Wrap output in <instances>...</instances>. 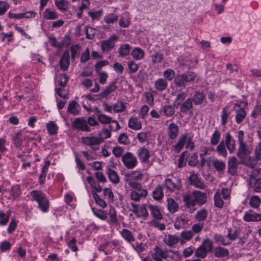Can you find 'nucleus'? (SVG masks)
Masks as SVG:
<instances>
[{"label": "nucleus", "mask_w": 261, "mask_h": 261, "mask_svg": "<svg viewBox=\"0 0 261 261\" xmlns=\"http://www.w3.org/2000/svg\"><path fill=\"white\" fill-rule=\"evenodd\" d=\"M68 80V77L66 74H60L57 77V83L61 88H64Z\"/></svg>", "instance_id": "bf43d9fd"}, {"label": "nucleus", "mask_w": 261, "mask_h": 261, "mask_svg": "<svg viewBox=\"0 0 261 261\" xmlns=\"http://www.w3.org/2000/svg\"><path fill=\"white\" fill-rule=\"evenodd\" d=\"M132 56L136 60H141L144 56V52L141 48L136 47L133 50Z\"/></svg>", "instance_id": "09e8293b"}, {"label": "nucleus", "mask_w": 261, "mask_h": 261, "mask_svg": "<svg viewBox=\"0 0 261 261\" xmlns=\"http://www.w3.org/2000/svg\"><path fill=\"white\" fill-rule=\"evenodd\" d=\"M122 162L124 166L128 169H134L138 164L136 157L131 152H127L122 156Z\"/></svg>", "instance_id": "423d86ee"}, {"label": "nucleus", "mask_w": 261, "mask_h": 261, "mask_svg": "<svg viewBox=\"0 0 261 261\" xmlns=\"http://www.w3.org/2000/svg\"><path fill=\"white\" fill-rule=\"evenodd\" d=\"M137 155L139 159L142 163H147L150 156L149 151L145 147H142L138 149Z\"/></svg>", "instance_id": "4468645a"}, {"label": "nucleus", "mask_w": 261, "mask_h": 261, "mask_svg": "<svg viewBox=\"0 0 261 261\" xmlns=\"http://www.w3.org/2000/svg\"><path fill=\"white\" fill-rule=\"evenodd\" d=\"M58 128V127L53 121H51L47 124V129L50 135H54L56 134L57 133Z\"/></svg>", "instance_id": "774afa93"}, {"label": "nucleus", "mask_w": 261, "mask_h": 261, "mask_svg": "<svg viewBox=\"0 0 261 261\" xmlns=\"http://www.w3.org/2000/svg\"><path fill=\"white\" fill-rule=\"evenodd\" d=\"M120 233L122 237L127 242L130 243L135 241V238L130 230L123 229Z\"/></svg>", "instance_id": "e433bc0d"}, {"label": "nucleus", "mask_w": 261, "mask_h": 261, "mask_svg": "<svg viewBox=\"0 0 261 261\" xmlns=\"http://www.w3.org/2000/svg\"><path fill=\"white\" fill-rule=\"evenodd\" d=\"M207 252L201 246L199 247L195 251V256L197 257L203 259L207 254Z\"/></svg>", "instance_id": "e2e57ef3"}, {"label": "nucleus", "mask_w": 261, "mask_h": 261, "mask_svg": "<svg viewBox=\"0 0 261 261\" xmlns=\"http://www.w3.org/2000/svg\"><path fill=\"white\" fill-rule=\"evenodd\" d=\"M163 196V189L161 186H159L152 192V197L155 200H159L162 199Z\"/></svg>", "instance_id": "8fccbe9b"}, {"label": "nucleus", "mask_w": 261, "mask_h": 261, "mask_svg": "<svg viewBox=\"0 0 261 261\" xmlns=\"http://www.w3.org/2000/svg\"><path fill=\"white\" fill-rule=\"evenodd\" d=\"M92 211L94 215L102 220H106L107 218V214L104 211L97 210L95 208H92Z\"/></svg>", "instance_id": "680f3d73"}, {"label": "nucleus", "mask_w": 261, "mask_h": 261, "mask_svg": "<svg viewBox=\"0 0 261 261\" xmlns=\"http://www.w3.org/2000/svg\"><path fill=\"white\" fill-rule=\"evenodd\" d=\"M128 127L134 130L140 129L142 127L141 122L137 118L133 117L128 121Z\"/></svg>", "instance_id": "473e14b6"}, {"label": "nucleus", "mask_w": 261, "mask_h": 261, "mask_svg": "<svg viewBox=\"0 0 261 261\" xmlns=\"http://www.w3.org/2000/svg\"><path fill=\"white\" fill-rule=\"evenodd\" d=\"M70 55L68 51H65L60 60L59 65L61 69L63 71L67 70L69 65Z\"/></svg>", "instance_id": "dca6fc26"}, {"label": "nucleus", "mask_w": 261, "mask_h": 261, "mask_svg": "<svg viewBox=\"0 0 261 261\" xmlns=\"http://www.w3.org/2000/svg\"><path fill=\"white\" fill-rule=\"evenodd\" d=\"M226 146L225 145L224 141L222 140L217 145L216 151L218 154L225 158H226L227 155V151L226 149Z\"/></svg>", "instance_id": "f704fd0d"}, {"label": "nucleus", "mask_w": 261, "mask_h": 261, "mask_svg": "<svg viewBox=\"0 0 261 261\" xmlns=\"http://www.w3.org/2000/svg\"><path fill=\"white\" fill-rule=\"evenodd\" d=\"M183 200L187 207L190 208L195 206L196 204L194 191L191 193H188L183 196Z\"/></svg>", "instance_id": "2eb2a0df"}, {"label": "nucleus", "mask_w": 261, "mask_h": 261, "mask_svg": "<svg viewBox=\"0 0 261 261\" xmlns=\"http://www.w3.org/2000/svg\"><path fill=\"white\" fill-rule=\"evenodd\" d=\"M239 147L237 155L240 160L246 159L252 152L251 148L244 141V134L243 130L238 132Z\"/></svg>", "instance_id": "f257e3e1"}, {"label": "nucleus", "mask_w": 261, "mask_h": 261, "mask_svg": "<svg viewBox=\"0 0 261 261\" xmlns=\"http://www.w3.org/2000/svg\"><path fill=\"white\" fill-rule=\"evenodd\" d=\"M81 139L82 143L84 145L89 146L93 151L99 149V144L101 142L98 137L91 136L82 137Z\"/></svg>", "instance_id": "39448f33"}, {"label": "nucleus", "mask_w": 261, "mask_h": 261, "mask_svg": "<svg viewBox=\"0 0 261 261\" xmlns=\"http://www.w3.org/2000/svg\"><path fill=\"white\" fill-rule=\"evenodd\" d=\"M175 108L170 105H166L162 107L161 114L170 117L173 116L175 114Z\"/></svg>", "instance_id": "393cba45"}, {"label": "nucleus", "mask_w": 261, "mask_h": 261, "mask_svg": "<svg viewBox=\"0 0 261 261\" xmlns=\"http://www.w3.org/2000/svg\"><path fill=\"white\" fill-rule=\"evenodd\" d=\"M117 88V87L116 85L115 82H112L110 83L109 85L107 86L105 89L99 93L100 97L101 96L102 99L104 98L107 97L108 95L114 91Z\"/></svg>", "instance_id": "f3484780"}, {"label": "nucleus", "mask_w": 261, "mask_h": 261, "mask_svg": "<svg viewBox=\"0 0 261 261\" xmlns=\"http://www.w3.org/2000/svg\"><path fill=\"white\" fill-rule=\"evenodd\" d=\"M164 241L168 246L172 247L180 241V238L175 235L169 234Z\"/></svg>", "instance_id": "c756f323"}, {"label": "nucleus", "mask_w": 261, "mask_h": 261, "mask_svg": "<svg viewBox=\"0 0 261 261\" xmlns=\"http://www.w3.org/2000/svg\"><path fill=\"white\" fill-rule=\"evenodd\" d=\"M193 236V232L192 230L182 231L180 233V243L181 244L185 243L187 241L191 240Z\"/></svg>", "instance_id": "c9c22d12"}, {"label": "nucleus", "mask_w": 261, "mask_h": 261, "mask_svg": "<svg viewBox=\"0 0 261 261\" xmlns=\"http://www.w3.org/2000/svg\"><path fill=\"white\" fill-rule=\"evenodd\" d=\"M143 178V175L139 171H131L129 173H125L124 179L127 182L128 186L133 183H137L136 181L141 180Z\"/></svg>", "instance_id": "0eeeda50"}, {"label": "nucleus", "mask_w": 261, "mask_h": 261, "mask_svg": "<svg viewBox=\"0 0 261 261\" xmlns=\"http://www.w3.org/2000/svg\"><path fill=\"white\" fill-rule=\"evenodd\" d=\"M243 220L246 222H259L261 221V214L249 210L244 213Z\"/></svg>", "instance_id": "1a4fd4ad"}, {"label": "nucleus", "mask_w": 261, "mask_h": 261, "mask_svg": "<svg viewBox=\"0 0 261 261\" xmlns=\"http://www.w3.org/2000/svg\"><path fill=\"white\" fill-rule=\"evenodd\" d=\"M214 200V204L216 207L221 208L223 206L224 202L221 198V194L220 192L217 191L215 194Z\"/></svg>", "instance_id": "4d7b16f0"}, {"label": "nucleus", "mask_w": 261, "mask_h": 261, "mask_svg": "<svg viewBox=\"0 0 261 261\" xmlns=\"http://www.w3.org/2000/svg\"><path fill=\"white\" fill-rule=\"evenodd\" d=\"M210 161H212V166L218 172H222L226 168L225 162L213 156L209 158Z\"/></svg>", "instance_id": "9b49d317"}, {"label": "nucleus", "mask_w": 261, "mask_h": 261, "mask_svg": "<svg viewBox=\"0 0 261 261\" xmlns=\"http://www.w3.org/2000/svg\"><path fill=\"white\" fill-rule=\"evenodd\" d=\"M238 161L235 156L229 157L228 161V172L232 175L237 174L238 172Z\"/></svg>", "instance_id": "ddd939ff"}, {"label": "nucleus", "mask_w": 261, "mask_h": 261, "mask_svg": "<svg viewBox=\"0 0 261 261\" xmlns=\"http://www.w3.org/2000/svg\"><path fill=\"white\" fill-rule=\"evenodd\" d=\"M189 179L191 184L196 188L200 189H204L205 188L204 184L200 180L196 174H191L189 177Z\"/></svg>", "instance_id": "5701e85b"}, {"label": "nucleus", "mask_w": 261, "mask_h": 261, "mask_svg": "<svg viewBox=\"0 0 261 261\" xmlns=\"http://www.w3.org/2000/svg\"><path fill=\"white\" fill-rule=\"evenodd\" d=\"M81 107L80 105L75 101L73 100L69 102L68 106L67 112L74 116L80 114Z\"/></svg>", "instance_id": "6ab92c4d"}, {"label": "nucleus", "mask_w": 261, "mask_h": 261, "mask_svg": "<svg viewBox=\"0 0 261 261\" xmlns=\"http://www.w3.org/2000/svg\"><path fill=\"white\" fill-rule=\"evenodd\" d=\"M118 16L114 13H110L104 17L103 20L105 22L108 24L113 23L117 21Z\"/></svg>", "instance_id": "0e129e2a"}, {"label": "nucleus", "mask_w": 261, "mask_h": 261, "mask_svg": "<svg viewBox=\"0 0 261 261\" xmlns=\"http://www.w3.org/2000/svg\"><path fill=\"white\" fill-rule=\"evenodd\" d=\"M188 220L183 216L177 217L174 224V228L177 230L184 228L185 226L187 224Z\"/></svg>", "instance_id": "2f4dec72"}, {"label": "nucleus", "mask_w": 261, "mask_h": 261, "mask_svg": "<svg viewBox=\"0 0 261 261\" xmlns=\"http://www.w3.org/2000/svg\"><path fill=\"white\" fill-rule=\"evenodd\" d=\"M196 77V74L192 72H187L183 74H177L174 80V82L176 86L185 87L186 84L193 81Z\"/></svg>", "instance_id": "20e7f679"}, {"label": "nucleus", "mask_w": 261, "mask_h": 261, "mask_svg": "<svg viewBox=\"0 0 261 261\" xmlns=\"http://www.w3.org/2000/svg\"><path fill=\"white\" fill-rule=\"evenodd\" d=\"M163 75L166 80L171 81L175 77V71L171 69H168L164 71Z\"/></svg>", "instance_id": "338daca9"}, {"label": "nucleus", "mask_w": 261, "mask_h": 261, "mask_svg": "<svg viewBox=\"0 0 261 261\" xmlns=\"http://www.w3.org/2000/svg\"><path fill=\"white\" fill-rule=\"evenodd\" d=\"M31 196L38 202L39 206L42 212L48 211L49 202L44 193L41 191L34 190L31 192Z\"/></svg>", "instance_id": "7ed1b4c3"}, {"label": "nucleus", "mask_w": 261, "mask_h": 261, "mask_svg": "<svg viewBox=\"0 0 261 261\" xmlns=\"http://www.w3.org/2000/svg\"><path fill=\"white\" fill-rule=\"evenodd\" d=\"M72 127L80 131L90 132L91 128L88 125L87 122L83 118H76L72 123Z\"/></svg>", "instance_id": "6e6552de"}, {"label": "nucleus", "mask_w": 261, "mask_h": 261, "mask_svg": "<svg viewBox=\"0 0 261 261\" xmlns=\"http://www.w3.org/2000/svg\"><path fill=\"white\" fill-rule=\"evenodd\" d=\"M151 60L153 64L161 63L164 59V55L160 52H156L151 56Z\"/></svg>", "instance_id": "49530a36"}, {"label": "nucleus", "mask_w": 261, "mask_h": 261, "mask_svg": "<svg viewBox=\"0 0 261 261\" xmlns=\"http://www.w3.org/2000/svg\"><path fill=\"white\" fill-rule=\"evenodd\" d=\"M43 17L46 19H55L58 18V15L55 11L46 9L43 13Z\"/></svg>", "instance_id": "6e6d98bb"}, {"label": "nucleus", "mask_w": 261, "mask_h": 261, "mask_svg": "<svg viewBox=\"0 0 261 261\" xmlns=\"http://www.w3.org/2000/svg\"><path fill=\"white\" fill-rule=\"evenodd\" d=\"M187 97V93L185 92H179L176 96L175 99L174 101V105L177 107L180 106L183 100L185 99Z\"/></svg>", "instance_id": "864d4df0"}, {"label": "nucleus", "mask_w": 261, "mask_h": 261, "mask_svg": "<svg viewBox=\"0 0 261 261\" xmlns=\"http://www.w3.org/2000/svg\"><path fill=\"white\" fill-rule=\"evenodd\" d=\"M261 180V168L254 170L250 175V184L252 185L256 180Z\"/></svg>", "instance_id": "a19ab883"}, {"label": "nucleus", "mask_w": 261, "mask_h": 261, "mask_svg": "<svg viewBox=\"0 0 261 261\" xmlns=\"http://www.w3.org/2000/svg\"><path fill=\"white\" fill-rule=\"evenodd\" d=\"M129 187L134 189L130 192V197L135 201H139L142 198H145L147 195L146 189L143 188L139 183H133Z\"/></svg>", "instance_id": "f03ea898"}, {"label": "nucleus", "mask_w": 261, "mask_h": 261, "mask_svg": "<svg viewBox=\"0 0 261 261\" xmlns=\"http://www.w3.org/2000/svg\"><path fill=\"white\" fill-rule=\"evenodd\" d=\"M148 208L154 218L159 220L162 219L163 216L159 206L152 204H149L148 205Z\"/></svg>", "instance_id": "a878e982"}, {"label": "nucleus", "mask_w": 261, "mask_h": 261, "mask_svg": "<svg viewBox=\"0 0 261 261\" xmlns=\"http://www.w3.org/2000/svg\"><path fill=\"white\" fill-rule=\"evenodd\" d=\"M49 165V161H47L45 162V165L42 169L41 173L39 177V181L41 184H43L44 182Z\"/></svg>", "instance_id": "37998d69"}, {"label": "nucleus", "mask_w": 261, "mask_h": 261, "mask_svg": "<svg viewBox=\"0 0 261 261\" xmlns=\"http://www.w3.org/2000/svg\"><path fill=\"white\" fill-rule=\"evenodd\" d=\"M106 173L107 174L110 180L112 183L117 184L119 182L120 178L119 175L115 170L112 169L110 167H108Z\"/></svg>", "instance_id": "bb28decb"}, {"label": "nucleus", "mask_w": 261, "mask_h": 261, "mask_svg": "<svg viewBox=\"0 0 261 261\" xmlns=\"http://www.w3.org/2000/svg\"><path fill=\"white\" fill-rule=\"evenodd\" d=\"M250 206L254 208H258L260 204V198L258 196H252L249 201Z\"/></svg>", "instance_id": "3c124183"}, {"label": "nucleus", "mask_w": 261, "mask_h": 261, "mask_svg": "<svg viewBox=\"0 0 261 261\" xmlns=\"http://www.w3.org/2000/svg\"><path fill=\"white\" fill-rule=\"evenodd\" d=\"M220 132L217 129H216V130L214 132L211 136L210 144L213 146L218 144V143L220 142Z\"/></svg>", "instance_id": "58836bf2"}, {"label": "nucleus", "mask_w": 261, "mask_h": 261, "mask_svg": "<svg viewBox=\"0 0 261 261\" xmlns=\"http://www.w3.org/2000/svg\"><path fill=\"white\" fill-rule=\"evenodd\" d=\"M130 50V45L128 44H124L120 46L118 51L120 56L124 57L129 54Z\"/></svg>", "instance_id": "13d9d810"}, {"label": "nucleus", "mask_w": 261, "mask_h": 261, "mask_svg": "<svg viewBox=\"0 0 261 261\" xmlns=\"http://www.w3.org/2000/svg\"><path fill=\"white\" fill-rule=\"evenodd\" d=\"M165 185L166 188L170 192L179 189L181 186L180 180L177 179L176 182H174L170 178H167L165 180Z\"/></svg>", "instance_id": "a211bd4d"}, {"label": "nucleus", "mask_w": 261, "mask_h": 261, "mask_svg": "<svg viewBox=\"0 0 261 261\" xmlns=\"http://www.w3.org/2000/svg\"><path fill=\"white\" fill-rule=\"evenodd\" d=\"M167 202L168 210L170 211V212L171 213H174L178 211V205L173 199H168Z\"/></svg>", "instance_id": "a18cd8bd"}, {"label": "nucleus", "mask_w": 261, "mask_h": 261, "mask_svg": "<svg viewBox=\"0 0 261 261\" xmlns=\"http://www.w3.org/2000/svg\"><path fill=\"white\" fill-rule=\"evenodd\" d=\"M8 15L9 17L11 18L20 19L24 18H29L34 17L35 16V13L33 11L18 14L9 12Z\"/></svg>", "instance_id": "412c9836"}, {"label": "nucleus", "mask_w": 261, "mask_h": 261, "mask_svg": "<svg viewBox=\"0 0 261 261\" xmlns=\"http://www.w3.org/2000/svg\"><path fill=\"white\" fill-rule=\"evenodd\" d=\"M246 115V112L243 108H240L236 110L235 116L236 121L238 124L243 122Z\"/></svg>", "instance_id": "79ce46f5"}, {"label": "nucleus", "mask_w": 261, "mask_h": 261, "mask_svg": "<svg viewBox=\"0 0 261 261\" xmlns=\"http://www.w3.org/2000/svg\"><path fill=\"white\" fill-rule=\"evenodd\" d=\"M118 39L116 35H113L107 40H103L101 43V48L103 52H108L115 46V41Z\"/></svg>", "instance_id": "9d476101"}, {"label": "nucleus", "mask_w": 261, "mask_h": 261, "mask_svg": "<svg viewBox=\"0 0 261 261\" xmlns=\"http://www.w3.org/2000/svg\"><path fill=\"white\" fill-rule=\"evenodd\" d=\"M57 7L62 11H65L68 9V3L66 0H56Z\"/></svg>", "instance_id": "69168bd1"}, {"label": "nucleus", "mask_w": 261, "mask_h": 261, "mask_svg": "<svg viewBox=\"0 0 261 261\" xmlns=\"http://www.w3.org/2000/svg\"><path fill=\"white\" fill-rule=\"evenodd\" d=\"M200 246L203 247V248L207 252H210L213 249V244L212 241L208 239H206L203 240Z\"/></svg>", "instance_id": "052dcab7"}, {"label": "nucleus", "mask_w": 261, "mask_h": 261, "mask_svg": "<svg viewBox=\"0 0 261 261\" xmlns=\"http://www.w3.org/2000/svg\"><path fill=\"white\" fill-rule=\"evenodd\" d=\"M242 163L245 164L246 166L253 168L257 164L258 160L255 158L248 157L246 159L241 160Z\"/></svg>", "instance_id": "de8ad7c7"}, {"label": "nucleus", "mask_w": 261, "mask_h": 261, "mask_svg": "<svg viewBox=\"0 0 261 261\" xmlns=\"http://www.w3.org/2000/svg\"><path fill=\"white\" fill-rule=\"evenodd\" d=\"M108 215L110 217L109 223L113 224H117L118 222V220L116 215V211L112 206H110Z\"/></svg>", "instance_id": "ea45409f"}, {"label": "nucleus", "mask_w": 261, "mask_h": 261, "mask_svg": "<svg viewBox=\"0 0 261 261\" xmlns=\"http://www.w3.org/2000/svg\"><path fill=\"white\" fill-rule=\"evenodd\" d=\"M214 255L216 257H226L229 256V252L227 248L219 246L214 249Z\"/></svg>", "instance_id": "4be33fe9"}, {"label": "nucleus", "mask_w": 261, "mask_h": 261, "mask_svg": "<svg viewBox=\"0 0 261 261\" xmlns=\"http://www.w3.org/2000/svg\"><path fill=\"white\" fill-rule=\"evenodd\" d=\"M113 130L112 125L109 126V129L103 127L101 129L99 133L98 139L100 140L101 143L103 142L104 140L109 138L111 136V131Z\"/></svg>", "instance_id": "b1692460"}, {"label": "nucleus", "mask_w": 261, "mask_h": 261, "mask_svg": "<svg viewBox=\"0 0 261 261\" xmlns=\"http://www.w3.org/2000/svg\"><path fill=\"white\" fill-rule=\"evenodd\" d=\"M168 87V82L163 78H160L156 80L154 83V87L156 90L159 91L165 90Z\"/></svg>", "instance_id": "cd10ccee"}, {"label": "nucleus", "mask_w": 261, "mask_h": 261, "mask_svg": "<svg viewBox=\"0 0 261 261\" xmlns=\"http://www.w3.org/2000/svg\"><path fill=\"white\" fill-rule=\"evenodd\" d=\"M187 139V134H183L179 139L177 143L173 146L176 152H179L184 146Z\"/></svg>", "instance_id": "72a5a7b5"}, {"label": "nucleus", "mask_w": 261, "mask_h": 261, "mask_svg": "<svg viewBox=\"0 0 261 261\" xmlns=\"http://www.w3.org/2000/svg\"><path fill=\"white\" fill-rule=\"evenodd\" d=\"M126 109L125 103L121 101H117L113 105V111L115 113H121Z\"/></svg>", "instance_id": "5fc2aeb1"}, {"label": "nucleus", "mask_w": 261, "mask_h": 261, "mask_svg": "<svg viewBox=\"0 0 261 261\" xmlns=\"http://www.w3.org/2000/svg\"><path fill=\"white\" fill-rule=\"evenodd\" d=\"M224 141L227 149L230 153H232L236 150V141L229 133L226 134L225 139Z\"/></svg>", "instance_id": "f8f14e48"}, {"label": "nucleus", "mask_w": 261, "mask_h": 261, "mask_svg": "<svg viewBox=\"0 0 261 261\" xmlns=\"http://www.w3.org/2000/svg\"><path fill=\"white\" fill-rule=\"evenodd\" d=\"M192 102L195 105L201 104L205 99V96L203 93L200 92H196L193 98H191Z\"/></svg>", "instance_id": "4c0bfd02"}, {"label": "nucleus", "mask_w": 261, "mask_h": 261, "mask_svg": "<svg viewBox=\"0 0 261 261\" xmlns=\"http://www.w3.org/2000/svg\"><path fill=\"white\" fill-rule=\"evenodd\" d=\"M194 191L196 203L199 205H202L206 202L207 196L205 193L196 190Z\"/></svg>", "instance_id": "c85d7f7f"}, {"label": "nucleus", "mask_w": 261, "mask_h": 261, "mask_svg": "<svg viewBox=\"0 0 261 261\" xmlns=\"http://www.w3.org/2000/svg\"><path fill=\"white\" fill-rule=\"evenodd\" d=\"M113 250V248L111 247L110 242H107L105 244L100 245L98 248V250L104 251L106 255L109 254Z\"/></svg>", "instance_id": "603ef678"}, {"label": "nucleus", "mask_w": 261, "mask_h": 261, "mask_svg": "<svg viewBox=\"0 0 261 261\" xmlns=\"http://www.w3.org/2000/svg\"><path fill=\"white\" fill-rule=\"evenodd\" d=\"M180 111L183 113H186L193 107V102L191 98H188L184 102L181 103Z\"/></svg>", "instance_id": "7c9ffc66"}, {"label": "nucleus", "mask_w": 261, "mask_h": 261, "mask_svg": "<svg viewBox=\"0 0 261 261\" xmlns=\"http://www.w3.org/2000/svg\"><path fill=\"white\" fill-rule=\"evenodd\" d=\"M179 132L178 126L174 123L169 124L167 128L168 135L170 139L172 140L175 139Z\"/></svg>", "instance_id": "aec40b11"}, {"label": "nucleus", "mask_w": 261, "mask_h": 261, "mask_svg": "<svg viewBox=\"0 0 261 261\" xmlns=\"http://www.w3.org/2000/svg\"><path fill=\"white\" fill-rule=\"evenodd\" d=\"M230 115V112L228 107H225L223 108L221 114V124L225 125L228 121V118Z\"/></svg>", "instance_id": "c03bdc74"}]
</instances>
